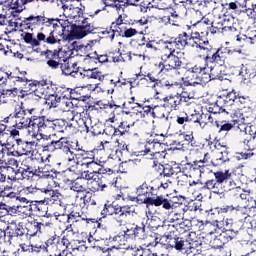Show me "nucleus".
<instances>
[{
  "mask_svg": "<svg viewBox=\"0 0 256 256\" xmlns=\"http://www.w3.org/2000/svg\"><path fill=\"white\" fill-rule=\"evenodd\" d=\"M45 105H47L48 109L60 108L61 100L54 93H50L45 99Z\"/></svg>",
  "mask_w": 256,
  "mask_h": 256,
  "instance_id": "obj_46",
  "label": "nucleus"
},
{
  "mask_svg": "<svg viewBox=\"0 0 256 256\" xmlns=\"http://www.w3.org/2000/svg\"><path fill=\"white\" fill-rule=\"evenodd\" d=\"M237 129L236 139L239 142L240 149H242L241 152H238V155H240V159H251L253 157L251 151H255L256 148V132L253 133L251 127L245 124H238Z\"/></svg>",
  "mask_w": 256,
  "mask_h": 256,
  "instance_id": "obj_6",
  "label": "nucleus"
},
{
  "mask_svg": "<svg viewBox=\"0 0 256 256\" xmlns=\"http://www.w3.org/2000/svg\"><path fill=\"white\" fill-rule=\"evenodd\" d=\"M110 63H121L123 61V54L121 53V49H116L112 52L108 53Z\"/></svg>",
  "mask_w": 256,
  "mask_h": 256,
  "instance_id": "obj_56",
  "label": "nucleus"
},
{
  "mask_svg": "<svg viewBox=\"0 0 256 256\" xmlns=\"http://www.w3.org/2000/svg\"><path fill=\"white\" fill-rule=\"evenodd\" d=\"M41 55L45 57L46 65H48L50 69H59L61 63H63V59H65V57L61 56V49L42 51Z\"/></svg>",
  "mask_w": 256,
  "mask_h": 256,
  "instance_id": "obj_15",
  "label": "nucleus"
},
{
  "mask_svg": "<svg viewBox=\"0 0 256 256\" xmlns=\"http://www.w3.org/2000/svg\"><path fill=\"white\" fill-rule=\"evenodd\" d=\"M51 136H46L43 138V143L41 144L42 153H55L56 151H63L64 153H71V142L66 137H61L58 140H49Z\"/></svg>",
  "mask_w": 256,
  "mask_h": 256,
  "instance_id": "obj_9",
  "label": "nucleus"
},
{
  "mask_svg": "<svg viewBox=\"0 0 256 256\" xmlns=\"http://www.w3.org/2000/svg\"><path fill=\"white\" fill-rule=\"evenodd\" d=\"M214 179H209L204 183L203 189L213 191L216 195H221L225 189L223 188L224 183H228L229 191L235 189L241 190V186L237 185V175L230 170H218L213 172Z\"/></svg>",
  "mask_w": 256,
  "mask_h": 256,
  "instance_id": "obj_5",
  "label": "nucleus"
},
{
  "mask_svg": "<svg viewBox=\"0 0 256 256\" xmlns=\"http://www.w3.org/2000/svg\"><path fill=\"white\" fill-rule=\"evenodd\" d=\"M29 126L33 129L32 137H37L38 135H43V133H46V131H49L50 126V120L47 118V116H35L32 115L29 118Z\"/></svg>",
  "mask_w": 256,
  "mask_h": 256,
  "instance_id": "obj_12",
  "label": "nucleus"
},
{
  "mask_svg": "<svg viewBox=\"0 0 256 256\" xmlns=\"http://www.w3.org/2000/svg\"><path fill=\"white\" fill-rule=\"evenodd\" d=\"M11 213L14 215H21L23 217H29L31 215V205H18L10 207Z\"/></svg>",
  "mask_w": 256,
  "mask_h": 256,
  "instance_id": "obj_43",
  "label": "nucleus"
},
{
  "mask_svg": "<svg viewBox=\"0 0 256 256\" xmlns=\"http://www.w3.org/2000/svg\"><path fill=\"white\" fill-rule=\"evenodd\" d=\"M190 34L187 32H182L178 34V37L173 38V43L175 49H185V47H189Z\"/></svg>",
  "mask_w": 256,
  "mask_h": 256,
  "instance_id": "obj_29",
  "label": "nucleus"
},
{
  "mask_svg": "<svg viewBox=\"0 0 256 256\" xmlns=\"http://www.w3.org/2000/svg\"><path fill=\"white\" fill-rule=\"evenodd\" d=\"M223 79H225V71L222 70L221 66H216L210 69V73L206 72V79L204 81L208 83V81H223Z\"/></svg>",
  "mask_w": 256,
  "mask_h": 256,
  "instance_id": "obj_28",
  "label": "nucleus"
},
{
  "mask_svg": "<svg viewBox=\"0 0 256 256\" xmlns=\"http://www.w3.org/2000/svg\"><path fill=\"white\" fill-rule=\"evenodd\" d=\"M57 175H59V172H57V170L55 169H36V177H38L39 179H48L50 181H53V179H57Z\"/></svg>",
  "mask_w": 256,
  "mask_h": 256,
  "instance_id": "obj_32",
  "label": "nucleus"
},
{
  "mask_svg": "<svg viewBox=\"0 0 256 256\" xmlns=\"http://www.w3.org/2000/svg\"><path fill=\"white\" fill-rule=\"evenodd\" d=\"M195 97V92L189 91L187 88H182V93H176L175 95H169L163 98L164 106L168 109L177 111L180 105H189L187 99H193Z\"/></svg>",
  "mask_w": 256,
  "mask_h": 256,
  "instance_id": "obj_10",
  "label": "nucleus"
},
{
  "mask_svg": "<svg viewBox=\"0 0 256 256\" xmlns=\"http://www.w3.org/2000/svg\"><path fill=\"white\" fill-rule=\"evenodd\" d=\"M225 31H228V35H231V33H237V29L235 27H228V28H219V26L211 25L209 28V33L212 35H215L217 33H225Z\"/></svg>",
  "mask_w": 256,
  "mask_h": 256,
  "instance_id": "obj_53",
  "label": "nucleus"
},
{
  "mask_svg": "<svg viewBox=\"0 0 256 256\" xmlns=\"http://www.w3.org/2000/svg\"><path fill=\"white\" fill-rule=\"evenodd\" d=\"M235 105L238 106V109H247L251 105V97L238 92Z\"/></svg>",
  "mask_w": 256,
  "mask_h": 256,
  "instance_id": "obj_47",
  "label": "nucleus"
},
{
  "mask_svg": "<svg viewBox=\"0 0 256 256\" xmlns=\"http://www.w3.org/2000/svg\"><path fill=\"white\" fill-rule=\"evenodd\" d=\"M131 206L129 205H119L117 202L107 201L101 211V216L103 219L106 217H114V221L117 223L118 227H124L118 235L112 238L116 245L112 246L115 249H121L123 241L125 239H130L131 241H141L147 238V233H145V225L139 226L135 223L127 224V219L131 217Z\"/></svg>",
  "mask_w": 256,
  "mask_h": 256,
  "instance_id": "obj_2",
  "label": "nucleus"
},
{
  "mask_svg": "<svg viewBox=\"0 0 256 256\" xmlns=\"http://www.w3.org/2000/svg\"><path fill=\"white\" fill-rule=\"evenodd\" d=\"M183 201H185V197L183 196H173L171 199H167L162 195L158 207L162 205L163 209L168 211L169 209H173L175 205H183Z\"/></svg>",
  "mask_w": 256,
  "mask_h": 256,
  "instance_id": "obj_22",
  "label": "nucleus"
},
{
  "mask_svg": "<svg viewBox=\"0 0 256 256\" xmlns=\"http://www.w3.org/2000/svg\"><path fill=\"white\" fill-rule=\"evenodd\" d=\"M99 33L100 35L105 37V39L113 41V39H115V33H117V31H115L114 28L110 25L109 28H102V30Z\"/></svg>",
  "mask_w": 256,
  "mask_h": 256,
  "instance_id": "obj_62",
  "label": "nucleus"
},
{
  "mask_svg": "<svg viewBox=\"0 0 256 256\" xmlns=\"http://www.w3.org/2000/svg\"><path fill=\"white\" fill-rule=\"evenodd\" d=\"M153 239L152 242L147 243V247H157L161 245L163 249H175V251H189V244L185 241V238L181 237L180 234H177V230L172 228L167 230L164 235H159L154 233L150 236Z\"/></svg>",
  "mask_w": 256,
  "mask_h": 256,
  "instance_id": "obj_4",
  "label": "nucleus"
},
{
  "mask_svg": "<svg viewBox=\"0 0 256 256\" xmlns=\"http://www.w3.org/2000/svg\"><path fill=\"white\" fill-rule=\"evenodd\" d=\"M21 29L35 31L40 29L36 38L32 33L22 34L24 42L31 47H39L41 43L46 45H61V38L67 41L71 39H83L95 31V26L89 22V18L80 17L75 23L68 19L49 18L43 15H30L20 23Z\"/></svg>",
  "mask_w": 256,
  "mask_h": 256,
  "instance_id": "obj_1",
  "label": "nucleus"
},
{
  "mask_svg": "<svg viewBox=\"0 0 256 256\" xmlns=\"http://www.w3.org/2000/svg\"><path fill=\"white\" fill-rule=\"evenodd\" d=\"M153 183L156 187V191H159L161 189H163V191H166V189H169V187H171V185L173 184L171 180L161 181L159 179L153 180Z\"/></svg>",
  "mask_w": 256,
  "mask_h": 256,
  "instance_id": "obj_58",
  "label": "nucleus"
},
{
  "mask_svg": "<svg viewBox=\"0 0 256 256\" xmlns=\"http://www.w3.org/2000/svg\"><path fill=\"white\" fill-rule=\"evenodd\" d=\"M188 125H196V127H200V129H205L207 122L203 121V114L194 113L188 115Z\"/></svg>",
  "mask_w": 256,
  "mask_h": 256,
  "instance_id": "obj_38",
  "label": "nucleus"
},
{
  "mask_svg": "<svg viewBox=\"0 0 256 256\" xmlns=\"http://www.w3.org/2000/svg\"><path fill=\"white\" fill-rule=\"evenodd\" d=\"M35 141H26L22 138L15 140V143L12 144L11 150L7 153L11 157H29L35 153L34 150Z\"/></svg>",
  "mask_w": 256,
  "mask_h": 256,
  "instance_id": "obj_11",
  "label": "nucleus"
},
{
  "mask_svg": "<svg viewBox=\"0 0 256 256\" xmlns=\"http://www.w3.org/2000/svg\"><path fill=\"white\" fill-rule=\"evenodd\" d=\"M158 73H175L181 77V69H183V60L175 54V49H170V53H164L161 61L154 65Z\"/></svg>",
  "mask_w": 256,
  "mask_h": 256,
  "instance_id": "obj_7",
  "label": "nucleus"
},
{
  "mask_svg": "<svg viewBox=\"0 0 256 256\" xmlns=\"http://www.w3.org/2000/svg\"><path fill=\"white\" fill-rule=\"evenodd\" d=\"M42 227H44V224L37 220L28 222L26 224L27 235H29V237H35L37 235H41Z\"/></svg>",
  "mask_w": 256,
  "mask_h": 256,
  "instance_id": "obj_30",
  "label": "nucleus"
},
{
  "mask_svg": "<svg viewBox=\"0 0 256 256\" xmlns=\"http://www.w3.org/2000/svg\"><path fill=\"white\" fill-rule=\"evenodd\" d=\"M160 137H163V135L154 133L146 139L143 151L144 155H149V153H167V148H165V144L159 139Z\"/></svg>",
  "mask_w": 256,
  "mask_h": 256,
  "instance_id": "obj_13",
  "label": "nucleus"
},
{
  "mask_svg": "<svg viewBox=\"0 0 256 256\" xmlns=\"http://www.w3.org/2000/svg\"><path fill=\"white\" fill-rule=\"evenodd\" d=\"M70 189L76 193H85V191H87L85 184H83V182L79 179H76L71 183Z\"/></svg>",
  "mask_w": 256,
  "mask_h": 256,
  "instance_id": "obj_55",
  "label": "nucleus"
},
{
  "mask_svg": "<svg viewBox=\"0 0 256 256\" xmlns=\"http://www.w3.org/2000/svg\"><path fill=\"white\" fill-rule=\"evenodd\" d=\"M159 169L162 170L160 175L163 177H173V166L171 164L159 165Z\"/></svg>",
  "mask_w": 256,
  "mask_h": 256,
  "instance_id": "obj_64",
  "label": "nucleus"
},
{
  "mask_svg": "<svg viewBox=\"0 0 256 256\" xmlns=\"http://www.w3.org/2000/svg\"><path fill=\"white\" fill-rule=\"evenodd\" d=\"M231 227L239 234L241 231H249L253 227V224H251V220H235L231 224Z\"/></svg>",
  "mask_w": 256,
  "mask_h": 256,
  "instance_id": "obj_33",
  "label": "nucleus"
},
{
  "mask_svg": "<svg viewBox=\"0 0 256 256\" xmlns=\"http://www.w3.org/2000/svg\"><path fill=\"white\" fill-rule=\"evenodd\" d=\"M76 123H78L80 133H90L93 137L101 135V130H99V126L94 125L91 126V128L89 129V126L87 125V120L84 118H79Z\"/></svg>",
  "mask_w": 256,
  "mask_h": 256,
  "instance_id": "obj_24",
  "label": "nucleus"
},
{
  "mask_svg": "<svg viewBox=\"0 0 256 256\" xmlns=\"http://www.w3.org/2000/svg\"><path fill=\"white\" fill-rule=\"evenodd\" d=\"M184 241L188 244V251L190 253H193V249H197L199 245H201V242H199V237H197V233L195 232H189L186 238H184Z\"/></svg>",
  "mask_w": 256,
  "mask_h": 256,
  "instance_id": "obj_37",
  "label": "nucleus"
},
{
  "mask_svg": "<svg viewBox=\"0 0 256 256\" xmlns=\"http://www.w3.org/2000/svg\"><path fill=\"white\" fill-rule=\"evenodd\" d=\"M198 231H204L206 235H213L217 231V226L211 222H207L206 224L203 221L198 220Z\"/></svg>",
  "mask_w": 256,
  "mask_h": 256,
  "instance_id": "obj_45",
  "label": "nucleus"
},
{
  "mask_svg": "<svg viewBox=\"0 0 256 256\" xmlns=\"http://www.w3.org/2000/svg\"><path fill=\"white\" fill-rule=\"evenodd\" d=\"M199 164L195 161L193 163H186L182 167V175L184 177H199Z\"/></svg>",
  "mask_w": 256,
  "mask_h": 256,
  "instance_id": "obj_27",
  "label": "nucleus"
},
{
  "mask_svg": "<svg viewBox=\"0 0 256 256\" xmlns=\"http://www.w3.org/2000/svg\"><path fill=\"white\" fill-rule=\"evenodd\" d=\"M44 193L46 195H49V197L45 198L43 203L46 202V205H62L63 203V195L59 193L57 190H49V189H44Z\"/></svg>",
  "mask_w": 256,
  "mask_h": 256,
  "instance_id": "obj_23",
  "label": "nucleus"
},
{
  "mask_svg": "<svg viewBox=\"0 0 256 256\" xmlns=\"http://www.w3.org/2000/svg\"><path fill=\"white\" fill-rule=\"evenodd\" d=\"M92 107V111H107L111 109V111H115L119 109V105L111 104V103H104L102 100L97 101Z\"/></svg>",
  "mask_w": 256,
  "mask_h": 256,
  "instance_id": "obj_42",
  "label": "nucleus"
},
{
  "mask_svg": "<svg viewBox=\"0 0 256 256\" xmlns=\"http://www.w3.org/2000/svg\"><path fill=\"white\" fill-rule=\"evenodd\" d=\"M56 131V133H75L77 126L75 123L69 122L65 119L50 120L49 131Z\"/></svg>",
  "mask_w": 256,
  "mask_h": 256,
  "instance_id": "obj_16",
  "label": "nucleus"
},
{
  "mask_svg": "<svg viewBox=\"0 0 256 256\" xmlns=\"http://www.w3.org/2000/svg\"><path fill=\"white\" fill-rule=\"evenodd\" d=\"M159 110H161V107H159V106H154V107L143 106L142 107L143 113H145L146 115H151V117H153L154 119L160 117L159 115H157V112Z\"/></svg>",
  "mask_w": 256,
  "mask_h": 256,
  "instance_id": "obj_60",
  "label": "nucleus"
},
{
  "mask_svg": "<svg viewBox=\"0 0 256 256\" xmlns=\"http://www.w3.org/2000/svg\"><path fill=\"white\" fill-rule=\"evenodd\" d=\"M197 75H204L206 78L207 68L199 65L189 68L186 71V76L181 78L182 85H184V87H195V85H199L198 82H195Z\"/></svg>",
  "mask_w": 256,
  "mask_h": 256,
  "instance_id": "obj_14",
  "label": "nucleus"
},
{
  "mask_svg": "<svg viewBox=\"0 0 256 256\" xmlns=\"http://www.w3.org/2000/svg\"><path fill=\"white\" fill-rule=\"evenodd\" d=\"M78 77L80 79H96L98 81L105 80V75H103V72L99 71V68H92V69L80 68L78 72Z\"/></svg>",
  "mask_w": 256,
  "mask_h": 256,
  "instance_id": "obj_21",
  "label": "nucleus"
},
{
  "mask_svg": "<svg viewBox=\"0 0 256 256\" xmlns=\"http://www.w3.org/2000/svg\"><path fill=\"white\" fill-rule=\"evenodd\" d=\"M108 184L102 180V178H93L90 182V191L92 193H99L100 191L103 192L107 189Z\"/></svg>",
  "mask_w": 256,
  "mask_h": 256,
  "instance_id": "obj_36",
  "label": "nucleus"
},
{
  "mask_svg": "<svg viewBox=\"0 0 256 256\" xmlns=\"http://www.w3.org/2000/svg\"><path fill=\"white\" fill-rule=\"evenodd\" d=\"M159 75H165V73H159V70L155 68V71L148 72L144 77L148 83H153L152 87L155 89V87H161Z\"/></svg>",
  "mask_w": 256,
  "mask_h": 256,
  "instance_id": "obj_34",
  "label": "nucleus"
},
{
  "mask_svg": "<svg viewBox=\"0 0 256 256\" xmlns=\"http://www.w3.org/2000/svg\"><path fill=\"white\" fill-rule=\"evenodd\" d=\"M39 85H41L39 81L29 80V78H27V81L24 82L20 88L23 89L25 93H29L31 95V93H35V91H37V87H39Z\"/></svg>",
  "mask_w": 256,
  "mask_h": 256,
  "instance_id": "obj_44",
  "label": "nucleus"
},
{
  "mask_svg": "<svg viewBox=\"0 0 256 256\" xmlns=\"http://www.w3.org/2000/svg\"><path fill=\"white\" fill-rule=\"evenodd\" d=\"M86 57L93 59L95 63H109V54H97V52L90 53Z\"/></svg>",
  "mask_w": 256,
  "mask_h": 256,
  "instance_id": "obj_50",
  "label": "nucleus"
},
{
  "mask_svg": "<svg viewBox=\"0 0 256 256\" xmlns=\"http://www.w3.org/2000/svg\"><path fill=\"white\" fill-rule=\"evenodd\" d=\"M136 195H138L140 203L154 207H159V203L161 202L162 197V195L157 196V188L155 187L153 180L150 184L144 182L138 186L136 189Z\"/></svg>",
  "mask_w": 256,
  "mask_h": 256,
  "instance_id": "obj_8",
  "label": "nucleus"
},
{
  "mask_svg": "<svg viewBox=\"0 0 256 256\" xmlns=\"http://www.w3.org/2000/svg\"><path fill=\"white\" fill-rule=\"evenodd\" d=\"M59 69L63 75H71V77H79L80 68L77 67V62H70L69 58H63Z\"/></svg>",
  "mask_w": 256,
  "mask_h": 256,
  "instance_id": "obj_19",
  "label": "nucleus"
},
{
  "mask_svg": "<svg viewBox=\"0 0 256 256\" xmlns=\"http://www.w3.org/2000/svg\"><path fill=\"white\" fill-rule=\"evenodd\" d=\"M76 159L81 161H91L95 159V154L93 152L85 151L78 148V153L75 154Z\"/></svg>",
  "mask_w": 256,
  "mask_h": 256,
  "instance_id": "obj_51",
  "label": "nucleus"
},
{
  "mask_svg": "<svg viewBox=\"0 0 256 256\" xmlns=\"http://www.w3.org/2000/svg\"><path fill=\"white\" fill-rule=\"evenodd\" d=\"M82 167H86L87 171L92 173L93 175H98L99 171H101V165L92 159L90 161L82 163Z\"/></svg>",
  "mask_w": 256,
  "mask_h": 256,
  "instance_id": "obj_48",
  "label": "nucleus"
},
{
  "mask_svg": "<svg viewBox=\"0 0 256 256\" xmlns=\"http://www.w3.org/2000/svg\"><path fill=\"white\" fill-rule=\"evenodd\" d=\"M234 219L240 221H249V207L237 206L234 207Z\"/></svg>",
  "mask_w": 256,
  "mask_h": 256,
  "instance_id": "obj_35",
  "label": "nucleus"
},
{
  "mask_svg": "<svg viewBox=\"0 0 256 256\" xmlns=\"http://www.w3.org/2000/svg\"><path fill=\"white\" fill-rule=\"evenodd\" d=\"M135 125V122H129L124 120L119 123L118 127H116V137H123V135H127L129 131H131V127Z\"/></svg>",
  "mask_w": 256,
  "mask_h": 256,
  "instance_id": "obj_41",
  "label": "nucleus"
},
{
  "mask_svg": "<svg viewBox=\"0 0 256 256\" xmlns=\"http://www.w3.org/2000/svg\"><path fill=\"white\" fill-rule=\"evenodd\" d=\"M237 97H239V92L231 90L223 96H220L218 99V103H223L224 107H231V105H235V103L237 102Z\"/></svg>",
  "mask_w": 256,
  "mask_h": 256,
  "instance_id": "obj_26",
  "label": "nucleus"
},
{
  "mask_svg": "<svg viewBox=\"0 0 256 256\" xmlns=\"http://www.w3.org/2000/svg\"><path fill=\"white\" fill-rule=\"evenodd\" d=\"M189 47L205 52L204 61L206 65H209V63L223 65L227 59V55H229L227 48H215L211 46L209 39L197 31L190 33Z\"/></svg>",
  "mask_w": 256,
  "mask_h": 256,
  "instance_id": "obj_3",
  "label": "nucleus"
},
{
  "mask_svg": "<svg viewBox=\"0 0 256 256\" xmlns=\"http://www.w3.org/2000/svg\"><path fill=\"white\" fill-rule=\"evenodd\" d=\"M127 24H125L123 15H119L115 21L111 23V27L117 32H119L121 29H123Z\"/></svg>",
  "mask_w": 256,
  "mask_h": 256,
  "instance_id": "obj_61",
  "label": "nucleus"
},
{
  "mask_svg": "<svg viewBox=\"0 0 256 256\" xmlns=\"http://www.w3.org/2000/svg\"><path fill=\"white\" fill-rule=\"evenodd\" d=\"M14 117L18 124V129H27L29 127V118H27V110L23 106H16L14 108Z\"/></svg>",
  "mask_w": 256,
  "mask_h": 256,
  "instance_id": "obj_20",
  "label": "nucleus"
},
{
  "mask_svg": "<svg viewBox=\"0 0 256 256\" xmlns=\"http://www.w3.org/2000/svg\"><path fill=\"white\" fill-rule=\"evenodd\" d=\"M135 35H143V31L126 25L117 32V36L123 39H131V37H135Z\"/></svg>",
  "mask_w": 256,
  "mask_h": 256,
  "instance_id": "obj_31",
  "label": "nucleus"
},
{
  "mask_svg": "<svg viewBox=\"0 0 256 256\" xmlns=\"http://www.w3.org/2000/svg\"><path fill=\"white\" fill-rule=\"evenodd\" d=\"M57 243H59V236H57V234H54L52 236H50L45 242L44 245L46 247V249L48 250V253L51 252V250L54 247H57Z\"/></svg>",
  "mask_w": 256,
  "mask_h": 256,
  "instance_id": "obj_54",
  "label": "nucleus"
},
{
  "mask_svg": "<svg viewBox=\"0 0 256 256\" xmlns=\"http://www.w3.org/2000/svg\"><path fill=\"white\" fill-rule=\"evenodd\" d=\"M84 204L87 207H97L99 208V204L97 203V199L91 193H86L83 197Z\"/></svg>",
  "mask_w": 256,
  "mask_h": 256,
  "instance_id": "obj_57",
  "label": "nucleus"
},
{
  "mask_svg": "<svg viewBox=\"0 0 256 256\" xmlns=\"http://www.w3.org/2000/svg\"><path fill=\"white\" fill-rule=\"evenodd\" d=\"M183 215V212L172 211L169 214V222L174 223V225H177V223H182Z\"/></svg>",
  "mask_w": 256,
  "mask_h": 256,
  "instance_id": "obj_63",
  "label": "nucleus"
},
{
  "mask_svg": "<svg viewBox=\"0 0 256 256\" xmlns=\"http://www.w3.org/2000/svg\"><path fill=\"white\" fill-rule=\"evenodd\" d=\"M227 106H225V104L220 103L219 104V100L216 101V103L209 108L210 113H212L213 115H219V117H221V114L226 113V115H229V111H227V108H225Z\"/></svg>",
  "mask_w": 256,
  "mask_h": 256,
  "instance_id": "obj_49",
  "label": "nucleus"
},
{
  "mask_svg": "<svg viewBox=\"0 0 256 256\" xmlns=\"http://www.w3.org/2000/svg\"><path fill=\"white\" fill-rule=\"evenodd\" d=\"M231 148L230 149H225L221 150L219 154L216 157V163L214 161H211L212 165L214 167H217V165H223V163H227L231 161Z\"/></svg>",
  "mask_w": 256,
  "mask_h": 256,
  "instance_id": "obj_40",
  "label": "nucleus"
},
{
  "mask_svg": "<svg viewBox=\"0 0 256 256\" xmlns=\"http://www.w3.org/2000/svg\"><path fill=\"white\" fill-rule=\"evenodd\" d=\"M11 134H9V132H2L0 133V145L1 147H6V149L8 150V153L11 150V147L13 145H11Z\"/></svg>",
  "mask_w": 256,
  "mask_h": 256,
  "instance_id": "obj_52",
  "label": "nucleus"
},
{
  "mask_svg": "<svg viewBox=\"0 0 256 256\" xmlns=\"http://www.w3.org/2000/svg\"><path fill=\"white\" fill-rule=\"evenodd\" d=\"M176 123L181 127L189 125V114H187V112H180L178 115H176Z\"/></svg>",
  "mask_w": 256,
  "mask_h": 256,
  "instance_id": "obj_59",
  "label": "nucleus"
},
{
  "mask_svg": "<svg viewBox=\"0 0 256 256\" xmlns=\"http://www.w3.org/2000/svg\"><path fill=\"white\" fill-rule=\"evenodd\" d=\"M52 91L56 95V97L63 101L64 99H69L71 97V91L67 87L52 85Z\"/></svg>",
  "mask_w": 256,
  "mask_h": 256,
  "instance_id": "obj_39",
  "label": "nucleus"
},
{
  "mask_svg": "<svg viewBox=\"0 0 256 256\" xmlns=\"http://www.w3.org/2000/svg\"><path fill=\"white\" fill-rule=\"evenodd\" d=\"M98 175H101L98 179H102L106 185H113L115 183V171L111 168L101 166Z\"/></svg>",
  "mask_w": 256,
  "mask_h": 256,
  "instance_id": "obj_25",
  "label": "nucleus"
},
{
  "mask_svg": "<svg viewBox=\"0 0 256 256\" xmlns=\"http://www.w3.org/2000/svg\"><path fill=\"white\" fill-rule=\"evenodd\" d=\"M199 220L193 219H185L180 223L176 224H169L167 226V231H171L174 229L176 231L177 235H183L184 233H187L188 231H191V227H198Z\"/></svg>",
  "mask_w": 256,
  "mask_h": 256,
  "instance_id": "obj_17",
  "label": "nucleus"
},
{
  "mask_svg": "<svg viewBox=\"0 0 256 256\" xmlns=\"http://www.w3.org/2000/svg\"><path fill=\"white\" fill-rule=\"evenodd\" d=\"M237 123H239L238 120H227L218 116V118L215 119L214 129H216L219 134L229 133V131L235 129Z\"/></svg>",
  "mask_w": 256,
  "mask_h": 256,
  "instance_id": "obj_18",
  "label": "nucleus"
}]
</instances>
